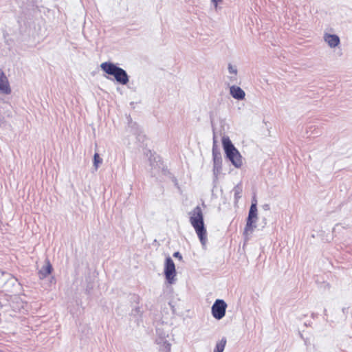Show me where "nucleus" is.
Returning <instances> with one entry per match:
<instances>
[{
	"label": "nucleus",
	"instance_id": "obj_15",
	"mask_svg": "<svg viewBox=\"0 0 352 352\" xmlns=\"http://www.w3.org/2000/svg\"><path fill=\"white\" fill-rule=\"evenodd\" d=\"M173 256L177 258L179 260H182V256L179 252H176L173 254Z\"/></svg>",
	"mask_w": 352,
	"mask_h": 352
},
{
	"label": "nucleus",
	"instance_id": "obj_16",
	"mask_svg": "<svg viewBox=\"0 0 352 352\" xmlns=\"http://www.w3.org/2000/svg\"><path fill=\"white\" fill-rule=\"evenodd\" d=\"M212 1L214 3L215 7L217 8L219 3L221 2L222 0H212Z\"/></svg>",
	"mask_w": 352,
	"mask_h": 352
},
{
	"label": "nucleus",
	"instance_id": "obj_10",
	"mask_svg": "<svg viewBox=\"0 0 352 352\" xmlns=\"http://www.w3.org/2000/svg\"><path fill=\"white\" fill-rule=\"evenodd\" d=\"M226 160L236 168L241 167L243 164L242 155H226Z\"/></svg>",
	"mask_w": 352,
	"mask_h": 352
},
{
	"label": "nucleus",
	"instance_id": "obj_12",
	"mask_svg": "<svg viewBox=\"0 0 352 352\" xmlns=\"http://www.w3.org/2000/svg\"><path fill=\"white\" fill-rule=\"evenodd\" d=\"M226 344V339L222 338L216 345L214 352H223Z\"/></svg>",
	"mask_w": 352,
	"mask_h": 352
},
{
	"label": "nucleus",
	"instance_id": "obj_3",
	"mask_svg": "<svg viewBox=\"0 0 352 352\" xmlns=\"http://www.w3.org/2000/svg\"><path fill=\"white\" fill-rule=\"evenodd\" d=\"M257 219V208L255 204H252L250 211L248 217L247 219L246 226L244 230V234L248 235L250 232L253 231V229L255 228L254 223L256 222Z\"/></svg>",
	"mask_w": 352,
	"mask_h": 352
},
{
	"label": "nucleus",
	"instance_id": "obj_9",
	"mask_svg": "<svg viewBox=\"0 0 352 352\" xmlns=\"http://www.w3.org/2000/svg\"><path fill=\"white\" fill-rule=\"evenodd\" d=\"M232 96L238 100H243L245 98V92L238 86H232L230 88Z\"/></svg>",
	"mask_w": 352,
	"mask_h": 352
},
{
	"label": "nucleus",
	"instance_id": "obj_7",
	"mask_svg": "<svg viewBox=\"0 0 352 352\" xmlns=\"http://www.w3.org/2000/svg\"><path fill=\"white\" fill-rule=\"evenodd\" d=\"M0 91L6 94L11 91L8 78L1 70H0Z\"/></svg>",
	"mask_w": 352,
	"mask_h": 352
},
{
	"label": "nucleus",
	"instance_id": "obj_11",
	"mask_svg": "<svg viewBox=\"0 0 352 352\" xmlns=\"http://www.w3.org/2000/svg\"><path fill=\"white\" fill-rule=\"evenodd\" d=\"M52 270V267L50 262L47 261L46 265H44L40 270V274H41L44 277H45L51 274Z\"/></svg>",
	"mask_w": 352,
	"mask_h": 352
},
{
	"label": "nucleus",
	"instance_id": "obj_1",
	"mask_svg": "<svg viewBox=\"0 0 352 352\" xmlns=\"http://www.w3.org/2000/svg\"><path fill=\"white\" fill-rule=\"evenodd\" d=\"M190 221L195 228L198 237L202 244L206 241V230L204 224V215L199 206L195 207L191 212Z\"/></svg>",
	"mask_w": 352,
	"mask_h": 352
},
{
	"label": "nucleus",
	"instance_id": "obj_4",
	"mask_svg": "<svg viewBox=\"0 0 352 352\" xmlns=\"http://www.w3.org/2000/svg\"><path fill=\"white\" fill-rule=\"evenodd\" d=\"M227 308L226 303L223 300H217L212 307V314L214 318L220 320L224 317Z\"/></svg>",
	"mask_w": 352,
	"mask_h": 352
},
{
	"label": "nucleus",
	"instance_id": "obj_17",
	"mask_svg": "<svg viewBox=\"0 0 352 352\" xmlns=\"http://www.w3.org/2000/svg\"><path fill=\"white\" fill-rule=\"evenodd\" d=\"M214 162L217 160V155H214Z\"/></svg>",
	"mask_w": 352,
	"mask_h": 352
},
{
	"label": "nucleus",
	"instance_id": "obj_5",
	"mask_svg": "<svg viewBox=\"0 0 352 352\" xmlns=\"http://www.w3.org/2000/svg\"><path fill=\"white\" fill-rule=\"evenodd\" d=\"M164 274L169 283H173L176 276L175 265L173 261L167 257L164 265Z\"/></svg>",
	"mask_w": 352,
	"mask_h": 352
},
{
	"label": "nucleus",
	"instance_id": "obj_8",
	"mask_svg": "<svg viewBox=\"0 0 352 352\" xmlns=\"http://www.w3.org/2000/svg\"><path fill=\"white\" fill-rule=\"evenodd\" d=\"M324 38L331 47H335L340 44V38L336 34H325Z\"/></svg>",
	"mask_w": 352,
	"mask_h": 352
},
{
	"label": "nucleus",
	"instance_id": "obj_2",
	"mask_svg": "<svg viewBox=\"0 0 352 352\" xmlns=\"http://www.w3.org/2000/svg\"><path fill=\"white\" fill-rule=\"evenodd\" d=\"M100 67L107 74L113 76L115 79L120 84L126 85L129 82L126 72L113 63L104 62L100 65Z\"/></svg>",
	"mask_w": 352,
	"mask_h": 352
},
{
	"label": "nucleus",
	"instance_id": "obj_6",
	"mask_svg": "<svg viewBox=\"0 0 352 352\" xmlns=\"http://www.w3.org/2000/svg\"><path fill=\"white\" fill-rule=\"evenodd\" d=\"M222 144L226 154H239L228 137H223Z\"/></svg>",
	"mask_w": 352,
	"mask_h": 352
},
{
	"label": "nucleus",
	"instance_id": "obj_13",
	"mask_svg": "<svg viewBox=\"0 0 352 352\" xmlns=\"http://www.w3.org/2000/svg\"><path fill=\"white\" fill-rule=\"evenodd\" d=\"M94 166L96 168H98V164L102 163V159L100 157V155H94Z\"/></svg>",
	"mask_w": 352,
	"mask_h": 352
},
{
	"label": "nucleus",
	"instance_id": "obj_14",
	"mask_svg": "<svg viewBox=\"0 0 352 352\" xmlns=\"http://www.w3.org/2000/svg\"><path fill=\"white\" fill-rule=\"evenodd\" d=\"M228 69L230 74H236V69L231 65H229Z\"/></svg>",
	"mask_w": 352,
	"mask_h": 352
}]
</instances>
